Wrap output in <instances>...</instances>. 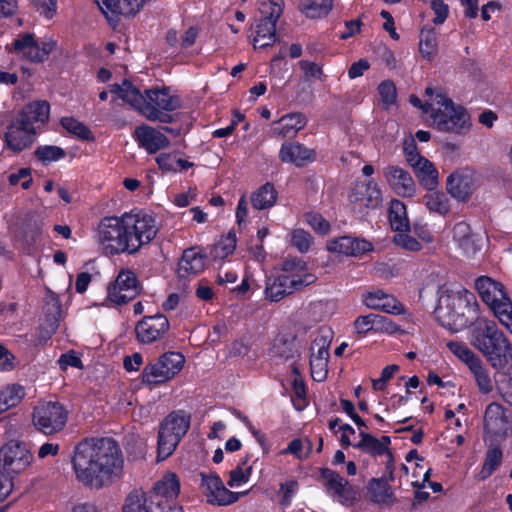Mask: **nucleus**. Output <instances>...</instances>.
Instances as JSON below:
<instances>
[{"instance_id":"35","label":"nucleus","mask_w":512,"mask_h":512,"mask_svg":"<svg viewBox=\"0 0 512 512\" xmlns=\"http://www.w3.org/2000/svg\"><path fill=\"white\" fill-rule=\"evenodd\" d=\"M156 499L150 498L143 491L134 490L125 499L122 512H155Z\"/></svg>"},{"instance_id":"57","label":"nucleus","mask_w":512,"mask_h":512,"mask_svg":"<svg viewBox=\"0 0 512 512\" xmlns=\"http://www.w3.org/2000/svg\"><path fill=\"white\" fill-rule=\"evenodd\" d=\"M299 489V483L297 480H289L285 483L280 484L279 493H281V499L279 500V505L286 509L292 505V500L294 495L297 493Z\"/></svg>"},{"instance_id":"45","label":"nucleus","mask_w":512,"mask_h":512,"mask_svg":"<svg viewBox=\"0 0 512 512\" xmlns=\"http://www.w3.org/2000/svg\"><path fill=\"white\" fill-rule=\"evenodd\" d=\"M67 156V151L55 145H40L34 150V158L42 165H49L54 161H59Z\"/></svg>"},{"instance_id":"7","label":"nucleus","mask_w":512,"mask_h":512,"mask_svg":"<svg viewBox=\"0 0 512 512\" xmlns=\"http://www.w3.org/2000/svg\"><path fill=\"white\" fill-rule=\"evenodd\" d=\"M438 108L432 111L430 118L437 131L463 136L469 133L472 122L470 114L462 105H457L445 94L435 95Z\"/></svg>"},{"instance_id":"24","label":"nucleus","mask_w":512,"mask_h":512,"mask_svg":"<svg viewBox=\"0 0 512 512\" xmlns=\"http://www.w3.org/2000/svg\"><path fill=\"white\" fill-rule=\"evenodd\" d=\"M306 124L307 117L305 114L301 112L288 113L272 122L270 134L272 137L292 139Z\"/></svg>"},{"instance_id":"48","label":"nucleus","mask_w":512,"mask_h":512,"mask_svg":"<svg viewBox=\"0 0 512 512\" xmlns=\"http://www.w3.org/2000/svg\"><path fill=\"white\" fill-rule=\"evenodd\" d=\"M424 203L430 212L446 216L450 212V204L442 192H430L424 196Z\"/></svg>"},{"instance_id":"44","label":"nucleus","mask_w":512,"mask_h":512,"mask_svg":"<svg viewBox=\"0 0 512 512\" xmlns=\"http://www.w3.org/2000/svg\"><path fill=\"white\" fill-rule=\"evenodd\" d=\"M124 93L121 94V100L133 106L143 115L145 106H149L147 103L146 94L143 96L140 90L134 87L132 81L124 79Z\"/></svg>"},{"instance_id":"54","label":"nucleus","mask_w":512,"mask_h":512,"mask_svg":"<svg viewBox=\"0 0 512 512\" xmlns=\"http://www.w3.org/2000/svg\"><path fill=\"white\" fill-rule=\"evenodd\" d=\"M373 333H387L393 335L399 326L389 317L372 313Z\"/></svg>"},{"instance_id":"36","label":"nucleus","mask_w":512,"mask_h":512,"mask_svg":"<svg viewBox=\"0 0 512 512\" xmlns=\"http://www.w3.org/2000/svg\"><path fill=\"white\" fill-rule=\"evenodd\" d=\"M278 192L271 182L262 184L251 194V205L256 210H266L274 206Z\"/></svg>"},{"instance_id":"63","label":"nucleus","mask_w":512,"mask_h":512,"mask_svg":"<svg viewBox=\"0 0 512 512\" xmlns=\"http://www.w3.org/2000/svg\"><path fill=\"white\" fill-rule=\"evenodd\" d=\"M143 116L150 121H160L162 123H171L174 118L166 111L160 110L153 105L145 106L143 110Z\"/></svg>"},{"instance_id":"22","label":"nucleus","mask_w":512,"mask_h":512,"mask_svg":"<svg viewBox=\"0 0 512 512\" xmlns=\"http://www.w3.org/2000/svg\"><path fill=\"white\" fill-rule=\"evenodd\" d=\"M351 203H362L368 209H376L382 203V192L374 179L356 182L349 194Z\"/></svg>"},{"instance_id":"31","label":"nucleus","mask_w":512,"mask_h":512,"mask_svg":"<svg viewBox=\"0 0 512 512\" xmlns=\"http://www.w3.org/2000/svg\"><path fill=\"white\" fill-rule=\"evenodd\" d=\"M147 103L156 108L172 112L180 108L181 103L178 96H171L169 88L164 86L163 88L153 87L145 90Z\"/></svg>"},{"instance_id":"40","label":"nucleus","mask_w":512,"mask_h":512,"mask_svg":"<svg viewBox=\"0 0 512 512\" xmlns=\"http://www.w3.org/2000/svg\"><path fill=\"white\" fill-rule=\"evenodd\" d=\"M60 124L65 128L68 134L75 136L81 141H95V135L91 131V128L73 116L62 117L60 119Z\"/></svg>"},{"instance_id":"29","label":"nucleus","mask_w":512,"mask_h":512,"mask_svg":"<svg viewBox=\"0 0 512 512\" xmlns=\"http://www.w3.org/2000/svg\"><path fill=\"white\" fill-rule=\"evenodd\" d=\"M206 255L195 248L184 250L178 262V275L180 278H186L190 275L201 274L206 265Z\"/></svg>"},{"instance_id":"18","label":"nucleus","mask_w":512,"mask_h":512,"mask_svg":"<svg viewBox=\"0 0 512 512\" xmlns=\"http://www.w3.org/2000/svg\"><path fill=\"white\" fill-rule=\"evenodd\" d=\"M320 479L323 486L333 496H337L340 503L351 505L356 500V491L347 480L341 477L331 468H321L319 470Z\"/></svg>"},{"instance_id":"59","label":"nucleus","mask_w":512,"mask_h":512,"mask_svg":"<svg viewBox=\"0 0 512 512\" xmlns=\"http://www.w3.org/2000/svg\"><path fill=\"white\" fill-rule=\"evenodd\" d=\"M7 180L11 186H16L20 183L21 180H23L21 182V187L25 190H28L33 185L32 169L21 168L16 173H11Z\"/></svg>"},{"instance_id":"3","label":"nucleus","mask_w":512,"mask_h":512,"mask_svg":"<svg viewBox=\"0 0 512 512\" xmlns=\"http://www.w3.org/2000/svg\"><path fill=\"white\" fill-rule=\"evenodd\" d=\"M468 340L497 371L512 362V344L494 320L477 317L468 331Z\"/></svg>"},{"instance_id":"43","label":"nucleus","mask_w":512,"mask_h":512,"mask_svg":"<svg viewBox=\"0 0 512 512\" xmlns=\"http://www.w3.org/2000/svg\"><path fill=\"white\" fill-rule=\"evenodd\" d=\"M236 235L233 230L210 247L209 256L214 260H224L230 256L236 248Z\"/></svg>"},{"instance_id":"51","label":"nucleus","mask_w":512,"mask_h":512,"mask_svg":"<svg viewBox=\"0 0 512 512\" xmlns=\"http://www.w3.org/2000/svg\"><path fill=\"white\" fill-rule=\"evenodd\" d=\"M360 437L361 441L354 445L356 449H359L373 457L384 455V450L381 446V443L376 437L368 434V432H365L362 429L360 431Z\"/></svg>"},{"instance_id":"21","label":"nucleus","mask_w":512,"mask_h":512,"mask_svg":"<svg viewBox=\"0 0 512 512\" xmlns=\"http://www.w3.org/2000/svg\"><path fill=\"white\" fill-rule=\"evenodd\" d=\"M108 21H118L119 16H135L146 0H95Z\"/></svg>"},{"instance_id":"32","label":"nucleus","mask_w":512,"mask_h":512,"mask_svg":"<svg viewBox=\"0 0 512 512\" xmlns=\"http://www.w3.org/2000/svg\"><path fill=\"white\" fill-rule=\"evenodd\" d=\"M366 489L371 503L380 505V503H389L393 498L395 499V494L386 476L370 479Z\"/></svg>"},{"instance_id":"14","label":"nucleus","mask_w":512,"mask_h":512,"mask_svg":"<svg viewBox=\"0 0 512 512\" xmlns=\"http://www.w3.org/2000/svg\"><path fill=\"white\" fill-rule=\"evenodd\" d=\"M201 487L206 496L207 503L213 506H229L236 503L240 496L246 495L248 491L233 492L228 489L219 475L200 473Z\"/></svg>"},{"instance_id":"25","label":"nucleus","mask_w":512,"mask_h":512,"mask_svg":"<svg viewBox=\"0 0 512 512\" xmlns=\"http://www.w3.org/2000/svg\"><path fill=\"white\" fill-rule=\"evenodd\" d=\"M364 304L367 308L379 310L387 314L401 315L405 309L401 302L394 295L383 290L368 292L364 297Z\"/></svg>"},{"instance_id":"23","label":"nucleus","mask_w":512,"mask_h":512,"mask_svg":"<svg viewBox=\"0 0 512 512\" xmlns=\"http://www.w3.org/2000/svg\"><path fill=\"white\" fill-rule=\"evenodd\" d=\"M447 192L460 202L468 200L474 189V176L468 169H460L450 174L446 181Z\"/></svg>"},{"instance_id":"52","label":"nucleus","mask_w":512,"mask_h":512,"mask_svg":"<svg viewBox=\"0 0 512 512\" xmlns=\"http://www.w3.org/2000/svg\"><path fill=\"white\" fill-rule=\"evenodd\" d=\"M55 48L56 42L53 40L45 41L41 44L36 41L34 51H27L24 55L32 63H43Z\"/></svg>"},{"instance_id":"17","label":"nucleus","mask_w":512,"mask_h":512,"mask_svg":"<svg viewBox=\"0 0 512 512\" xmlns=\"http://www.w3.org/2000/svg\"><path fill=\"white\" fill-rule=\"evenodd\" d=\"M484 429L489 435L505 439L512 430V420L507 415V410L498 404L491 402L484 413Z\"/></svg>"},{"instance_id":"26","label":"nucleus","mask_w":512,"mask_h":512,"mask_svg":"<svg viewBox=\"0 0 512 512\" xmlns=\"http://www.w3.org/2000/svg\"><path fill=\"white\" fill-rule=\"evenodd\" d=\"M134 135L139 145L144 147L150 154L167 148L170 144L165 134L146 124L137 126L135 128Z\"/></svg>"},{"instance_id":"5","label":"nucleus","mask_w":512,"mask_h":512,"mask_svg":"<svg viewBox=\"0 0 512 512\" xmlns=\"http://www.w3.org/2000/svg\"><path fill=\"white\" fill-rule=\"evenodd\" d=\"M434 315L442 327L452 333H458L471 326L478 316V304L475 295L459 286L446 289L439 297Z\"/></svg>"},{"instance_id":"16","label":"nucleus","mask_w":512,"mask_h":512,"mask_svg":"<svg viewBox=\"0 0 512 512\" xmlns=\"http://www.w3.org/2000/svg\"><path fill=\"white\" fill-rule=\"evenodd\" d=\"M35 135V126H29L17 116L6 128L5 145L12 152L19 153L33 145Z\"/></svg>"},{"instance_id":"50","label":"nucleus","mask_w":512,"mask_h":512,"mask_svg":"<svg viewBox=\"0 0 512 512\" xmlns=\"http://www.w3.org/2000/svg\"><path fill=\"white\" fill-rule=\"evenodd\" d=\"M447 348L453 353L460 361L470 367L473 363L480 359V357L472 351L465 343L460 341H449L446 344Z\"/></svg>"},{"instance_id":"47","label":"nucleus","mask_w":512,"mask_h":512,"mask_svg":"<svg viewBox=\"0 0 512 512\" xmlns=\"http://www.w3.org/2000/svg\"><path fill=\"white\" fill-rule=\"evenodd\" d=\"M499 285V283L487 276H481L475 281V287L485 304L493 303L495 301V297L497 296L495 294L496 291L502 294V290L499 288Z\"/></svg>"},{"instance_id":"15","label":"nucleus","mask_w":512,"mask_h":512,"mask_svg":"<svg viewBox=\"0 0 512 512\" xmlns=\"http://www.w3.org/2000/svg\"><path fill=\"white\" fill-rule=\"evenodd\" d=\"M169 328L170 323L165 314L145 315L134 326L135 339L140 344H153L162 340Z\"/></svg>"},{"instance_id":"33","label":"nucleus","mask_w":512,"mask_h":512,"mask_svg":"<svg viewBox=\"0 0 512 512\" xmlns=\"http://www.w3.org/2000/svg\"><path fill=\"white\" fill-rule=\"evenodd\" d=\"M388 219L391 229L396 231V233H409L411 226L406 206L397 198H393L389 204Z\"/></svg>"},{"instance_id":"49","label":"nucleus","mask_w":512,"mask_h":512,"mask_svg":"<svg viewBox=\"0 0 512 512\" xmlns=\"http://www.w3.org/2000/svg\"><path fill=\"white\" fill-rule=\"evenodd\" d=\"M249 459L250 456L246 455L243 459L240 460L238 465L232 469L230 472V479L227 482L228 486L238 487L249 481L253 471L252 465L247 466L245 470L243 469V466L248 463Z\"/></svg>"},{"instance_id":"8","label":"nucleus","mask_w":512,"mask_h":512,"mask_svg":"<svg viewBox=\"0 0 512 512\" xmlns=\"http://www.w3.org/2000/svg\"><path fill=\"white\" fill-rule=\"evenodd\" d=\"M191 426V414L175 410L166 415L158 431V459L165 460L175 451Z\"/></svg>"},{"instance_id":"11","label":"nucleus","mask_w":512,"mask_h":512,"mask_svg":"<svg viewBox=\"0 0 512 512\" xmlns=\"http://www.w3.org/2000/svg\"><path fill=\"white\" fill-rule=\"evenodd\" d=\"M261 17L256 21L254 43L260 48H267L276 42V23L283 13L282 0H269L262 4Z\"/></svg>"},{"instance_id":"61","label":"nucleus","mask_w":512,"mask_h":512,"mask_svg":"<svg viewBox=\"0 0 512 512\" xmlns=\"http://www.w3.org/2000/svg\"><path fill=\"white\" fill-rule=\"evenodd\" d=\"M430 8L435 15L432 19L435 25H440L446 21L449 15V6L443 0H432Z\"/></svg>"},{"instance_id":"30","label":"nucleus","mask_w":512,"mask_h":512,"mask_svg":"<svg viewBox=\"0 0 512 512\" xmlns=\"http://www.w3.org/2000/svg\"><path fill=\"white\" fill-rule=\"evenodd\" d=\"M452 237L465 255H474L480 249L475 239L476 235L472 233L466 221H459L453 226Z\"/></svg>"},{"instance_id":"34","label":"nucleus","mask_w":512,"mask_h":512,"mask_svg":"<svg viewBox=\"0 0 512 512\" xmlns=\"http://www.w3.org/2000/svg\"><path fill=\"white\" fill-rule=\"evenodd\" d=\"M17 116L29 126H33L34 122L45 123L49 120L50 104L47 101H34L24 106Z\"/></svg>"},{"instance_id":"13","label":"nucleus","mask_w":512,"mask_h":512,"mask_svg":"<svg viewBox=\"0 0 512 512\" xmlns=\"http://www.w3.org/2000/svg\"><path fill=\"white\" fill-rule=\"evenodd\" d=\"M32 460L31 451L21 442L10 441L0 448V467L11 476L24 472Z\"/></svg>"},{"instance_id":"20","label":"nucleus","mask_w":512,"mask_h":512,"mask_svg":"<svg viewBox=\"0 0 512 512\" xmlns=\"http://www.w3.org/2000/svg\"><path fill=\"white\" fill-rule=\"evenodd\" d=\"M278 157L284 163L295 165L296 168H303L315 161L316 151L298 141H286L282 143Z\"/></svg>"},{"instance_id":"53","label":"nucleus","mask_w":512,"mask_h":512,"mask_svg":"<svg viewBox=\"0 0 512 512\" xmlns=\"http://www.w3.org/2000/svg\"><path fill=\"white\" fill-rule=\"evenodd\" d=\"M419 50L425 58H431L436 53L437 37L433 28L421 32Z\"/></svg>"},{"instance_id":"6","label":"nucleus","mask_w":512,"mask_h":512,"mask_svg":"<svg viewBox=\"0 0 512 512\" xmlns=\"http://www.w3.org/2000/svg\"><path fill=\"white\" fill-rule=\"evenodd\" d=\"M281 271V274L266 279L264 295L269 301H281L317 280L314 274L307 272L306 263L299 258L284 260Z\"/></svg>"},{"instance_id":"9","label":"nucleus","mask_w":512,"mask_h":512,"mask_svg":"<svg viewBox=\"0 0 512 512\" xmlns=\"http://www.w3.org/2000/svg\"><path fill=\"white\" fill-rule=\"evenodd\" d=\"M185 363L181 352H164L155 362H149L141 373V383L150 388L167 383L178 375Z\"/></svg>"},{"instance_id":"2","label":"nucleus","mask_w":512,"mask_h":512,"mask_svg":"<svg viewBox=\"0 0 512 512\" xmlns=\"http://www.w3.org/2000/svg\"><path fill=\"white\" fill-rule=\"evenodd\" d=\"M71 463L79 483L100 490L121 477L124 458L117 441L100 438L93 443L88 440L78 443Z\"/></svg>"},{"instance_id":"62","label":"nucleus","mask_w":512,"mask_h":512,"mask_svg":"<svg viewBox=\"0 0 512 512\" xmlns=\"http://www.w3.org/2000/svg\"><path fill=\"white\" fill-rule=\"evenodd\" d=\"M35 44V35L32 33L21 34L12 42L13 49L16 52H24L26 49L35 51Z\"/></svg>"},{"instance_id":"46","label":"nucleus","mask_w":512,"mask_h":512,"mask_svg":"<svg viewBox=\"0 0 512 512\" xmlns=\"http://www.w3.org/2000/svg\"><path fill=\"white\" fill-rule=\"evenodd\" d=\"M472 373L479 390L482 393H490L493 390V383L486 366L480 358L468 368Z\"/></svg>"},{"instance_id":"60","label":"nucleus","mask_w":512,"mask_h":512,"mask_svg":"<svg viewBox=\"0 0 512 512\" xmlns=\"http://www.w3.org/2000/svg\"><path fill=\"white\" fill-rule=\"evenodd\" d=\"M32 7L40 14L51 19L57 10V0H31Z\"/></svg>"},{"instance_id":"1","label":"nucleus","mask_w":512,"mask_h":512,"mask_svg":"<svg viewBox=\"0 0 512 512\" xmlns=\"http://www.w3.org/2000/svg\"><path fill=\"white\" fill-rule=\"evenodd\" d=\"M154 216L140 210L122 216H106L98 223L97 239L105 256L135 255L157 236Z\"/></svg>"},{"instance_id":"4","label":"nucleus","mask_w":512,"mask_h":512,"mask_svg":"<svg viewBox=\"0 0 512 512\" xmlns=\"http://www.w3.org/2000/svg\"><path fill=\"white\" fill-rule=\"evenodd\" d=\"M468 340L497 371L512 362V344L494 320L477 317L468 331Z\"/></svg>"},{"instance_id":"42","label":"nucleus","mask_w":512,"mask_h":512,"mask_svg":"<svg viewBox=\"0 0 512 512\" xmlns=\"http://www.w3.org/2000/svg\"><path fill=\"white\" fill-rule=\"evenodd\" d=\"M502 460L503 452L501 448L498 445L490 446L486 452L483 465L478 474V479L484 481L490 478L501 465Z\"/></svg>"},{"instance_id":"28","label":"nucleus","mask_w":512,"mask_h":512,"mask_svg":"<svg viewBox=\"0 0 512 512\" xmlns=\"http://www.w3.org/2000/svg\"><path fill=\"white\" fill-rule=\"evenodd\" d=\"M180 488L179 477L175 473L167 472L154 484L149 497L173 503V500L176 499L180 493Z\"/></svg>"},{"instance_id":"56","label":"nucleus","mask_w":512,"mask_h":512,"mask_svg":"<svg viewBox=\"0 0 512 512\" xmlns=\"http://www.w3.org/2000/svg\"><path fill=\"white\" fill-rule=\"evenodd\" d=\"M378 92L385 106L390 107L397 102V87L393 81H382L378 86Z\"/></svg>"},{"instance_id":"64","label":"nucleus","mask_w":512,"mask_h":512,"mask_svg":"<svg viewBox=\"0 0 512 512\" xmlns=\"http://www.w3.org/2000/svg\"><path fill=\"white\" fill-rule=\"evenodd\" d=\"M354 329L361 337L373 333L372 313L358 316L354 321Z\"/></svg>"},{"instance_id":"27","label":"nucleus","mask_w":512,"mask_h":512,"mask_svg":"<svg viewBox=\"0 0 512 512\" xmlns=\"http://www.w3.org/2000/svg\"><path fill=\"white\" fill-rule=\"evenodd\" d=\"M385 176L397 195L410 197L415 193L414 180L407 171L397 166H390L387 168Z\"/></svg>"},{"instance_id":"12","label":"nucleus","mask_w":512,"mask_h":512,"mask_svg":"<svg viewBox=\"0 0 512 512\" xmlns=\"http://www.w3.org/2000/svg\"><path fill=\"white\" fill-rule=\"evenodd\" d=\"M142 291V285L136 274L130 269H121L107 286V299L117 306L126 305Z\"/></svg>"},{"instance_id":"41","label":"nucleus","mask_w":512,"mask_h":512,"mask_svg":"<svg viewBox=\"0 0 512 512\" xmlns=\"http://www.w3.org/2000/svg\"><path fill=\"white\" fill-rule=\"evenodd\" d=\"M25 397V389L20 384H9L0 389V414L16 407Z\"/></svg>"},{"instance_id":"38","label":"nucleus","mask_w":512,"mask_h":512,"mask_svg":"<svg viewBox=\"0 0 512 512\" xmlns=\"http://www.w3.org/2000/svg\"><path fill=\"white\" fill-rule=\"evenodd\" d=\"M43 221L35 214H27L24 218L21 233L24 244L33 247L41 238Z\"/></svg>"},{"instance_id":"10","label":"nucleus","mask_w":512,"mask_h":512,"mask_svg":"<svg viewBox=\"0 0 512 512\" xmlns=\"http://www.w3.org/2000/svg\"><path fill=\"white\" fill-rule=\"evenodd\" d=\"M68 415L61 402H39L32 411V423L44 435H55L66 426Z\"/></svg>"},{"instance_id":"37","label":"nucleus","mask_w":512,"mask_h":512,"mask_svg":"<svg viewBox=\"0 0 512 512\" xmlns=\"http://www.w3.org/2000/svg\"><path fill=\"white\" fill-rule=\"evenodd\" d=\"M412 168L422 186L428 190H432L437 186L438 172L431 160H428L426 157L418 158V162H414Z\"/></svg>"},{"instance_id":"19","label":"nucleus","mask_w":512,"mask_h":512,"mask_svg":"<svg viewBox=\"0 0 512 512\" xmlns=\"http://www.w3.org/2000/svg\"><path fill=\"white\" fill-rule=\"evenodd\" d=\"M327 249L332 253H339L352 257H361L364 255V253L373 250V244L364 238L345 235L328 241Z\"/></svg>"},{"instance_id":"55","label":"nucleus","mask_w":512,"mask_h":512,"mask_svg":"<svg viewBox=\"0 0 512 512\" xmlns=\"http://www.w3.org/2000/svg\"><path fill=\"white\" fill-rule=\"evenodd\" d=\"M312 243H313L312 236L308 232H306V230H304V229L296 228L291 233V244L300 253L308 252Z\"/></svg>"},{"instance_id":"58","label":"nucleus","mask_w":512,"mask_h":512,"mask_svg":"<svg viewBox=\"0 0 512 512\" xmlns=\"http://www.w3.org/2000/svg\"><path fill=\"white\" fill-rule=\"evenodd\" d=\"M307 223L320 235H327L331 230V223L320 213L310 212L305 215Z\"/></svg>"},{"instance_id":"39","label":"nucleus","mask_w":512,"mask_h":512,"mask_svg":"<svg viewBox=\"0 0 512 512\" xmlns=\"http://www.w3.org/2000/svg\"><path fill=\"white\" fill-rule=\"evenodd\" d=\"M332 6L333 0H298V10L310 19L327 16Z\"/></svg>"}]
</instances>
